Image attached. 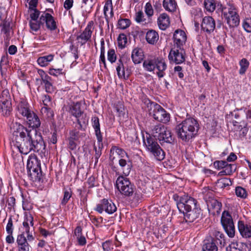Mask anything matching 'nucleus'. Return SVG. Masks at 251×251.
<instances>
[{"mask_svg":"<svg viewBox=\"0 0 251 251\" xmlns=\"http://www.w3.org/2000/svg\"><path fill=\"white\" fill-rule=\"evenodd\" d=\"M238 229L243 237H251V226L239 221L238 224Z\"/></svg>","mask_w":251,"mask_h":251,"instance_id":"b1692460","label":"nucleus"},{"mask_svg":"<svg viewBox=\"0 0 251 251\" xmlns=\"http://www.w3.org/2000/svg\"><path fill=\"white\" fill-rule=\"evenodd\" d=\"M170 19L166 13L161 14L158 18V25L161 30H165L170 25Z\"/></svg>","mask_w":251,"mask_h":251,"instance_id":"bb28decb","label":"nucleus"},{"mask_svg":"<svg viewBox=\"0 0 251 251\" xmlns=\"http://www.w3.org/2000/svg\"><path fill=\"white\" fill-rule=\"evenodd\" d=\"M174 46L180 49L185 44L187 37L185 32L182 30H176L174 34Z\"/></svg>","mask_w":251,"mask_h":251,"instance_id":"a211bd4d","label":"nucleus"},{"mask_svg":"<svg viewBox=\"0 0 251 251\" xmlns=\"http://www.w3.org/2000/svg\"><path fill=\"white\" fill-rule=\"evenodd\" d=\"M1 26V31L5 34H8L10 30V23L7 21H3L0 25Z\"/></svg>","mask_w":251,"mask_h":251,"instance_id":"603ef678","label":"nucleus"},{"mask_svg":"<svg viewBox=\"0 0 251 251\" xmlns=\"http://www.w3.org/2000/svg\"><path fill=\"white\" fill-rule=\"evenodd\" d=\"M146 39L148 43L154 45L158 40L159 35L155 30H150L147 32Z\"/></svg>","mask_w":251,"mask_h":251,"instance_id":"7c9ffc66","label":"nucleus"},{"mask_svg":"<svg viewBox=\"0 0 251 251\" xmlns=\"http://www.w3.org/2000/svg\"><path fill=\"white\" fill-rule=\"evenodd\" d=\"M150 114L152 115L154 119L163 123H166L170 120V114L158 104L151 102L150 103Z\"/></svg>","mask_w":251,"mask_h":251,"instance_id":"423d86ee","label":"nucleus"},{"mask_svg":"<svg viewBox=\"0 0 251 251\" xmlns=\"http://www.w3.org/2000/svg\"><path fill=\"white\" fill-rule=\"evenodd\" d=\"M16 242L17 243L18 251H30V245L27 242L24 232L17 236Z\"/></svg>","mask_w":251,"mask_h":251,"instance_id":"412c9836","label":"nucleus"},{"mask_svg":"<svg viewBox=\"0 0 251 251\" xmlns=\"http://www.w3.org/2000/svg\"><path fill=\"white\" fill-rule=\"evenodd\" d=\"M221 223L227 235L230 238L233 237L235 235V227L232 218L228 211H224L223 212Z\"/></svg>","mask_w":251,"mask_h":251,"instance_id":"9d476101","label":"nucleus"},{"mask_svg":"<svg viewBox=\"0 0 251 251\" xmlns=\"http://www.w3.org/2000/svg\"><path fill=\"white\" fill-rule=\"evenodd\" d=\"M217 7L218 10L222 12L225 22L229 27H234L239 25L240 18L238 9L232 1H227L226 5L219 3Z\"/></svg>","mask_w":251,"mask_h":251,"instance_id":"20e7f679","label":"nucleus"},{"mask_svg":"<svg viewBox=\"0 0 251 251\" xmlns=\"http://www.w3.org/2000/svg\"><path fill=\"white\" fill-rule=\"evenodd\" d=\"M208 211L213 214L219 213L222 207L221 203L214 198H209L206 200Z\"/></svg>","mask_w":251,"mask_h":251,"instance_id":"4be33fe9","label":"nucleus"},{"mask_svg":"<svg viewBox=\"0 0 251 251\" xmlns=\"http://www.w3.org/2000/svg\"><path fill=\"white\" fill-rule=\"evenodd\" d=\"M167 69V64L166 60L162 57H156L155 74L159 78L164 77L165 71Z\"/></svg>","mask_w":251,"mask_h":251,"instance_id":"dca6fc26","label":"nucleus"},{"mask_svg":"<svg viewBox=\"0 0 251 251\" xmlns=\"http://www.w3.org/2000/svg\"><path fill=\"white\" fill-rule=\"evenodd\" d=\"M145 11L148 17H151L153 14V10L151 4L150 2H147L145 6Z\"/></svg>","mask_w":251,"mask_h":251,"instance_id":"bf43d9fd","label":"nucleus"},{"mask_svg":"<svg viewBox=\"0 0 251 251\" xmlns=\"http://www.w3.org/2000/svg\"><path fill=\"white\" fill-rule=\"evenodd\" d=\"M70 113L75 117L77 119L78 124L80 127H82L83 125H86L88 121V118L86 115L83 114V112L80 109V103L76 102L73 103L70 106Z\"/></svg>","mask_w":251,"mask_h":251,"instance_id":"9b49d317","label":"nucleus"},{"mask_svg":"<svg viewBox=\"0 0 251 251\" xmlns=\"http://www.w3.org/2000/svg\"><path fill=\"white\" fill-rule=\"evenodd\" d=\"M216 4L215 0H204V7L207 11L213 12L216 8Z\"/></svg>","mask_w":251,"mask_h":251,"instance_id":"a19ab883","label":"nucleus"},{"mask_svg":"<svg viewBox=\"0 0 251 251\" xmlns=\"http://www.w3.org/2000/svg\"><path fill=\"white\" fill-rule=\"evenodd\" d=\"M103 14L105 17L106 20L108 21V14H109L110 17H112L113 16V6L112 0H106L105 2V4L103 7Z\"/></svg>","mask_w":251,"mask_h":251,"instance_id":"f704fd0d","label":"nucleus"},{"mask_svg":"<svg viewBox=\"0 0 251 251\" xmlns=\"http://www.w3.org/2000/svg\"><path fill=\"white\" fill-rule=\"evenodd\" d=\"M246 247L243 243L234 241L226 247V251H246Z\"/></svg>","mask_w":251,"mask_h":251,"instance_id":"c85d7f7f","label":"nucleus"},{"mask_svg":"<svg viewBox=\"0 0 251 251\" xmlns=\"http://www.w3.org/2000/svg\"><path fill=\"white\" fill-rule=\"evenodd\" d=\"M218 248L212 237L206 238L204 241L202 251H217Z\"/></svg>","mask_w":251,"mask_h":251,"instance_id":"cd10ccee","label":"nucleus"},{"mask_svg":"<svg viewBox=\"0 0 251 251\" xmlns=\"http://www.w3.org/2000/svg\"><path fill=\"white\" fill-rule=\"evenodd\" d=\"M116 187L119 192L126 196L131 195L134 192L133 185L129 179L123 176H119L116 180Z\"/></svg>","mask_w":251,"mask_h":251,"instance_id":"6e6552de","label":"nucleus"},{"mask_svg":"<svg viewBox=\"0 0 251 251\" xmlns=\"http://www.w3.org/2000/svg\"><path fill=\"white\" fill-rule=\"evenodd\" d=\"M153 134L157 137L159 140L170 143L172 141L171 132L164 125L159 124L155 126L153 130Z\"/></svg>","mask_w":251,"mask_h":251,"instance_id":"f8f14e48","label":"nucleus"},{"mask_svg":"<svg viewBox=\"0 0 251 251\" xmlns=\"http://www.w3.org/2000/svg\"><path fill=\"white\" fill-rule=\"evenodd\" d=\"M14 139L15 146L23 154L31 151L39 154L45 153L46 146L40 134L36 130L28 129L18 123H15L11 127Z\"/></svg>","mask_w":251,"mask_h":251,"instance_id":"f257e3e1","label":"nucleus"},{"mask_svg":"<svg viewBox=\"0 0 251 251\" xmlns=\"http://www.w3.org/2000/svg\"><path fill=\"white\" fill-rule=\"evenodd\" d=\"M163 6L166 10L174 12L176 10L177 4L175 0H163Z\"/></svg>","mask_w":251,"mask_h":251,"instance_id":"c9c22d12","label":"nucleus"},{"mask_svg":"<svg viewBox=\"0 0 251 251\" xmlns=\"http://www.w3.org/2000/svg\"><path fill=\"white\" fill-rule=\"evenodd\" d=\"M92 22L89 23L84 31L76 37L78 42L81 45L85 44L90 38L92 33Z\"/></svg>","mask_w":251,"mask_h":251,"instance_id":"f3484780","label":"nucleus"},{"mask_svg":"<svg viewBox=\"0 0 251 251\" xmlns=\"http://www.w3.org/2000/svg\"><path fill=\"white\" fill-rule=\"evenodd\" d=\"M214 236L216 239L219 241V243L221 245L224 246L225 245L226 240L224 234L220 231H215L214 232Z\"/></svg>","mask_w":251,"mask_h":251,"instance_id":"3c124183","label":"nucleus"},{"mask_svg":"<svg viewBox=\"0 0 251 251\" xmlns=\"http://www.w3.org/2000/svg\"><path fill=\"white\" fill-rule=\"evenodd\" d=\"M36 7V6H34V7H31L30 5H28L31 21H37L39 17L40 12L37 10Z\"/></svg>","mask_w":251,"mask_h":251,"instance_id":"49530a36","label":"nucleus"},{"mask_svg":"<svg viewBox=\"0 0 251 251\" xmlns=\"http://www.w3.org/2000/svg\"><path fill=\"white\" fill-rule=\"evenodd\" d=\"M144 144L147 151L156 160L161 161L164 159L165 152L156 141L152 138H147Z\"/></svg>","mask_w":251,"mask_h":251,"instance_id":"39448f33","label":"nucleus"},{"mask_svg":"<svg viewBox=\"0 0 251 251\" xmlns=\"http://www.w3.org/2000/svg\"><path fill=\"white\" fill-rule=\"evenodd\" d=\"M13 230V228L12 220L11 218H9L6 226V230L8 234H12Z\"/></svg>","mask_w":251,"mask_h":251,"instance_id":"69168bd1","label":"nucleus"},{"mask_svg":"<svg viewBox=\"0 0 251 251\" xmlns=\"http://www.w3.org/2000/svg\"><path fill=\"white\" fill-rule=\"evenodd\" d=\"M95 210L99 213L105 211L109 214H112L116 211L117 207L111 200L104 199L97 205Z\"/></svg>","mask_w":251,"mask_h":251,"instance_id":"ddd939ff","label":"nucleus"},{"mask_svg":"<svg viewBox=\"0 0 251 251\" xmlns=\"http://www.w3.org/2000/svg\"><path fill=\"white\" fill-rule=\"evenodd\" d=\"M194 207V209L192 210V208L188 211H185L184 213H183L185 219L186 221L192 222L198 218L201 214L200 208L196 207V202H195V206H192Z\"/></svg>","mask_w":251,"mask_h":251,"instance_id":"5701e85b","label":"nucleus"},{"mask_svg":"<svg viewBox=\"0 0 251 251\" xmlns=\"http://www.w3.org/2000/svg\"><path fill=\"white\" fill-rule=\"evenodd\" d=\"M116 71L119 78H122L125 76V69L124 67L123 63L122 61V59L121 58L118 60V61L117 62Z\"/></svg>","mask_w":251,"mask_h":251,"instance_id":"4c0bfd02","label":"nucleus"},{"mask_svg":"<svg viewBox=\"0 0 251 251\" xmlns=\"http://www.w3.org/2000/svg\"><path fill=\"white\" fill-rule=\"evenodd\" d=\"M239 65L240 68L239 73L240 75H243L245 73L249 66V62L246 59L243 58L239 62Z\"/></svg>","mask_w":251,"mask_h":251,"instance_id":"79ce46f5","label":"nucleus"},{"mask_svg":"<svg viewBox=\"0 0 251 251\" xmlns=\"http://www.w3.org/2000/svg\"><path fill=\"white\" fill-rule=\"evenodd\" d=\"M119 164L123 174L125 176H128L131 169V163L129 162H127L126 160L125 159L120 158L119 160Z\"/></svg>","mask_w":251,"mask_h":251,"instance_id":"c756f323","label":"nucleus"},{"mask_svg":"<svg viewBox=\"0 0 251 251\" xmlns=\"http://www.w3.org/2000/svg\"><path fill=\"white\" fill-rule=\"evenodd\" d=\"M168 58L171 63L177 64L182 63L185 60L184 51L181 48L172 49L169 54Z\"/></svg>","mask_w":251,"mask_h":251,"instance_id":"4468645a","label":"nucleus"},{"mask_svg":"<svg viewBox=\"0 0 251 251\" xmlns=\"http://www.w3.org/2000/svg\"><path fill=\"white\" fill-rule=\"evenodd\" d=\"M6 100H10L9 91L7 89L3 90L0 96V101H5Z\"/></svg>","mask_w":251,"mask_h":251,"instance_id":"052dcab7","label":"nucleus"},{"mask_svg":"<svg viewBox=\"0 0 251 251\" xmlns=\"http://www.w3.org/2000/svg\"><path fill=\"white\" fill-rule=\"evenodd\" d=\"M118 46L119 48H124L127 44V39L125 34H120L117 39Z\"/></svg>","mask_w":251,"mask_h":251,"instance_id":"ea45409f","label":"nucleus"},{"mask_svg":"<svg viewBox=\"0 0 251 251\" xmlns=\"http://www.w3.org/2000/svg\"><path fill=\"white\" fill-rule=\"evenodd\" d=\"M174 71L175 74H176L179 78H182L183 77L184 75L182 73V67L181 66H176L174 68Z\"/></svg>","mask_w":251,"mask_h":251,"instance_id":"338daca9","label":"nucleus"},{"mask_svg":"<svg viewBox=\"0 0 251 251\" xmlns=\"http://www.w3.org/2000/svg\"><path fill=\"white\" fill-rule=\"evenodd\" d=\"M236 195L241 199H245L247 197L246 190L242 187L238 186L235 189Z\"/></svg>","mask_w":251,"mask_h":251,"instance_id":"de8ad7c7","label":"nucleus"},{"mask_svg":"<svg viewBox=\"0 0 251 251\" xmlns=\"http://www.w3.org/2000/svg\"><path fill=\"white\" fill-rule=\"evenodd\" d=\"M236 170V166L234 165L228 164L227 163V165L225 166L224 170L220 172L219 174L220 175H230Z\"/></svg>","mask_w":251,"mask_h":251,"instance_id":"e433bc0d","label":"nucleus"},{"mask_svg":"<svg viewBox=\"0 0 251 251\" xmlns=\"http://www.w3.org/2000/svg\"><path fill=\"white\" fill-rule=\"evenodd\" d=\"M213 165L216 169L220 170L224 169L225 166L227 165V162L223 160L216 161L214 162Z\"/></svg>","mask_w":251,"mask_h":251,"instance_id":"e2e57ef3","label":"nucleus"},{"mask_svg":"<svg viewBox=\"0 0 251 251\" xmlns=\"http://www.w3.org/2000/svg\"><path fill=\"white\" fill-rule=\"evenodd\" d=\"M144 52L141 48L136 47L132 50L131 58L135 64L141 63L144 58Z\"/></svg>","mask_w":251,"mask_h":251,"instance_id":"a878e982","label":"nucleus"},{"mask_svg":"<svg viewBox=\"0 0 251 251\" xmlns=\"http://www.w3.org/2000/svg\"><path fill=\"white\" fill-rule=\"evenodd\" d=\"M16 109L17 116L19 118L26 120L29 127L35 128L40 126L41 123L38 117L30 109L29 105L26 100L21 99L17 103Z\"/></svg>","mask_w":251,"mask_h":251,"instance_id":"7ed1b4c3","label":"nucleus"},{"mask_svg":"<svg viewBox=\"0 0 251 251\" xmlns=\"http://www.w3.org/2000/svg\"><path fill=\"white\" fill-rule=\"evenodd\" d=\"M93 126L95 130L100 129L99 118L97 117H94L92 119Z\"/></svg>","mask_w":251,"mask_h":251,"instance_id":"774afa93","label":"nucleus"},{"mask_svg":"<svg viewBox=\"0 0 251 251\" xmlns=\"http://www.w3.org/2000/svg\"><path fill=\"white\" fill-rule=\"evenodd\" d=\"M55 55L54 54H49L38 57L37 59V63L41 67H46L49 66L54 60Z\"/></svg>","mask_w":251,"mask_h":251,"instance_id":"393cba45","label":"nucleus"},{"mask_svg":"<svg viewBox=\"0 0 251 251\" xmlns=\"http://www.w3.org/2000/svg\"><path fill=\"white\" fill-rule=\"evenodd\" d=\"M199 129L198 121L194 118H188L176 126V131L179 138L188 141L197 134Z\"/></svg>","mask_w":251,"mask_h":251,"instance_id":"f03ea898","label":"nucleus"},{"mask_svg":"<svg viewBox=\"0 0 251 251\" xmlns=\"http://www.w3.org/2000/svg\"><path fill=\"white\" fill-rule=\"evenodd\" d=\"M201 27L204 31L207 33L213 31L215 28V20L212 17H204L201 24Z\"/></svg>","mask_w":251,"mask_h":251,"instance_id":"aec40b11","label":"nucleus"},{"mask_svg":"<svg viewBox=\"0 0 251 251\" xmlns=\"http://www.w3.org/2000/svg\"><path fill=\"white\" fill-rule=\"evenodd\" d=\"M131 24L130 21L128 19H120L118 21V27L122 29L128 27Z\"/></svg>","mask_w":251,"mask_h":251,"instance_id":"c03bdc74","label":"nucleus"},{"mask_svg":"<svg viewBox=\"0 0 251 251\" xmlns=\"http://www.w3.org/2000/svg\"><path fill=\"white\" fill-rule=\"evenodd\" d=\"M41 24H42V23H41L40 20V22L36 20L30 21L29 25L31 30L32 31L36 32L39 29Z\"/></svg>","mask_w":251,"mask_h":251,"instance_id":"864d4df0","label":"nucleus"},{"mask_svg":"<svg viewBox=\"0 0 251 251\" xmlns=\"http://www.w3.org/2000/svg\"><path fill=\"white\" fill-rule=\"evenodd\" d=\"M117 59V56L114 49H109L107 52V60L111 63L115 62Z\"/></svg>","mask_w":251,"mask_h":251,"instance_id":"8fccbe9b","label":"nucleus"},{"mask_svg":"<svg viewBox=\"0 0 251 251\" xmlns=\"http://www.w3.org/2000/svg\"><path fill=\"white\" fill-rule=\"evenodd\" d=\"M0 107L2 114L4 116H8L11 110V101H0Z\"/></svg>","mask_w":251,"mask_h":251,"instance_id":"72a5a7b5","label":"nucleus"},{"mask_svg":"<svg viewBox=\"0 0 251 251\" xmlns=\"http://www.w3.org/2000/svg\"><path fill=\"white\" fill-rule=\"evenodd\" d=\"M156 57L148 58L144 60L143 66L148 72L155 71Z\"/></svg>","mask_w":251,"mask_h":251,"instance_id":"473e14b6","label":"nucleus"},{"mask_svg":"<svg viewBox=\"0 0 251 251\" xmlns=\"http://www.w3.org/2000/svg\"><path fill=\"white\" fill-rule=\"evenodd\" d=\"M110 152L113 155L117 154L119 155L121 158L124 157L125 155L127 156L126 153L123 149L117 147H112L111 149Z\"/></svg>","mask_w":251,"mask_h":251,"instance_id":"a18cd8bd","label":"nucleus"},{"mask_svg":"<svg viewBox=\"0 0 251 251\" xmlns=\"http://www.w3.org/2000/svg\"><path fill=\"white\" fill-rule=\"evenodd\" d=\"M37 72L42 81V84H44L49 81H51V77L48 75L43 70L38 69Z\"/></svg>","mask_w":251,"mask_h":251,"instance_id":"37998d69","label":"nucleus"},{"mask_svg":"<svg viewBox=\"0 0 251 251\" xmlns=\"http://www.w3.org/2000/svg\"><path fill=\"white\" fill-rule=\"evenodd\" d=\"M40 20L41 23H46L47 27L53 30L56 28V23L54 18L49 13L43 12L40 16Z\"/></svg>","mask_w":251,"mask_h":251,"instance_id":"6ab92c4d","label":"nucleus"},{"mask_svg":"<svg viewBox=\"0 0 251 251\" xmlns=\"http://www.w3.org/2000/svg\"><path fill=\"white\" fill-rule=\"evenodd\" d=\"M49 74L53 76H57L63 74V70L62 69H53L50 68L49 70Z\"/></svg>","mask_w":251,"mask_h":251,"instance_id":"680f3d73","label":"nucleus"},{"mask_svg":"<svg viewBox=\"0 0 251 251\" xmlns=\"http://www.w3.org/2000/svg\"><path fill=\"white\" fill-rule=\"evenodd\" d=\"M72 197V191L70 189H66L64 191V197L61 204L65 205Z\"/></svg>","mask_w":251,"mask_h":251,"instance_id":"09e8293b","label":"nucleus"},{"mask_svg":"<svg viewBox=\"0 0 251 251\" xmlns=\"http://www.w3.org/2000/svg\"><path fill=\"white\" fill-rule=\"evenodd\" d=\"M95 132L98 140V146L99 149H101L103 147V145L102 143V137L100 129L95 130Z\"/></svg>","mask_w":251,"mask_h":251,"instance_id":"4d7b16f0","label":"nucleus"},{"mask_svg":"<svg viewBox=\"0 0 251 251\" xmlns=\"http://www.w3.org/2000/svg\"><path fill=\"white\" fill-rule=\"evenodd\" d=\"M134 19L135 21L139 24L145 25L148 23L143 12L141 11H139L136 13Z\"/></svg>","mask_w":251,"mask_h":251,"instance_id":"58836bf2","label":"nucleus"},{"mask_svg":"<svg viewBox=\"0 0 251 251\" xmlns=\"http://www.w3.org/2000/svg\"><path fill=\"white\" fill-rule=\"evenodd\" d=\"M23 222H26L27 224H29L31 226H34L33 217L30 212H25Z\"/></svg>","mask_w":251,"mask_h":251,"instance_id":"5fc2aeb1","label":"nucleus"},{"mask_svg":"<svg viewBox=\"0 0 251 251\" xmlns=\"http://www.w3.org/2000/svg\"><path fill=\"white\" fill-rule=\"evenodd\" d=\"M74 235L75 237L78 244L80 246H84L86 243V240L82 233V228L80 226H77L74 231Z\"/></svg>","mask_w":251,"mask_h":251,"instance_id":"2f4dec72","label":"nucleus"},{"mask_svg":"<svg viewBox=\"0 0 251 251\" xmlns=\"http://www.w3.org/2000/svg\"><path fill=\"white\" fill-rule=\"evenodd\" d=\"M174 200L176 202L177 207L180 213H184L195 206V200L188 196L184 195L180 197L177 194L173 196Z\"/></svg>","mask_w":251,"mask_h":251,"instance_id":"0eeeda50","label":"nucleus"},{"mask_svg":"<svg viewBox=\"0 0 251 251\" xmlns=\"http://www.w3.org/2000/svg\"><path fill=\"white\" fill-rule=\"evenodd\" d=\"M231 184L230 180L227 178H224L219 179L218 181V185L222 188L226 187Z\"/></svg>","mask_w":251,"mask_h":251,"instance_id":"6e6d98bb","label":"nucleus"},{"mask_svg":"<svg viewBox=\"0 0 251 251\" xmlns=\"http://www.w3.org/2000/svg\"><path fill=\"white\" fill-rule=\"evenodd\" d=\"M42 100L44 106L41 108V112L43 115L47 118H52L54 114L50 108L52 103L50 97L49 96L43 95L42 97Z\"/></svg>","mask_w":251,"mask_h":251,"instance_id":"2eb2a0df","label":"nucleus"},{"mask_svg":"<svg viewBox=\"0 0 251 251\" xmlns=\"http://www.w3.org/2000/svg\"><path fill=\"white\" fill-rule=\"evenodd\" d=\"M27 170L29 175L33 177H38L41 173L40 162L34 154H30L27 161Z\"/></svg>","mask_w":251,"mask_h":251,"instance_id":"1a4fd4ad","label":"nucleus"},{"mask_svg":"<svg viewBox=\"0 0 251 251\" xmlns=\"http://www.w3.org/2000/svg\"><path fill=\"white\" fill-rule=\"evenodd\" d=\"M117 111L119 114V116L120 117V119L123 120L126 118V110L122 105H120L119 107H117Z\"/></svg>","mask_w":251,"mask_h":251,"instance_id":"0e129e2a","label":"nucleus"},{"mask_svg":"<svg viewBox=\"0 0 251 251\" xmlns=\"http://www.w3.org/2000/svg\"><path fill=\"white\" fill-rule=\"evenodd\" d=\"M244 29L248 32H251V18H246L243 23Z\"/></svg>","mask_w":251,"mask_h":251,"instance_id":"13d9d810","label":"nucleus"}]
</instances>
